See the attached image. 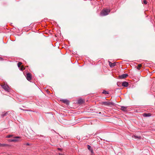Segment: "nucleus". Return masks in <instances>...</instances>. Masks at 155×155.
I'll return each instance as SVG.
<instances>
[{"label": "nucleus", "instance_id": "16", "mask_svg": "<svg viewBox=\"0 0 155 155\" xmlns=\"http://www.w3.org/2000/svg\"><path fill=\"white\" fill-rule=\"evenodd\" d=\"M134 138H135V139H139L140 138H141V137L140 136H136V135H135L134 136Z\"/></svg>", "mask_w": 155, "mask_h": 155}, {"label": "nucleus", "instance_id": "12", "mask_svg": "<svg viewBox=\"0 0 155 155\" xmlns=\"http://www.w3.org/2000/svg\"><path fill=\"white\" fill-rule=\"evenodd\" d=\"M101 104L102 105L108 106V102H103L101 103Z\"/></svg>", "mask_w": 155, "mask_h": 155}, {"label": "nucleus", "instance_id": "3", "mask_svg": "<svg viewBox=\"0 0 155 155\" xmlns=\"http://www.w3.org/2000/svg\"><path fill=\"white\" fill-rule=\"evenodd\" d=\"M128 76V74H123L119 76V77L120 79H124L126 78Z\"/></svg>", "mask_w": 155, "mask_h": 155}, {"label": "nucleus", "instance_id": "22", "mask_svg": "<svg viewBox=\"0 0 155 155\" xmlns=\"http://www.w3.org/2000/svg\"><path fill=\"white\" fill-rule=\"evenodd\" d=\"M12 136V135H8L7 136V138H10V137H11Z\"/></svg>", "mask_w": 155, "mask_h": 155}, {"label": "nucleus", "instance_id": "4", "mask_svg": "<svg viewBox=\"0 0 155 155\" xmlns=\"http://www.w3.org/2000/svg\"><path fill=\"white\" fill-rule=\"evenodd\" d=\"M27 79L30 81L31 79V75L30 73H28L27 74Z\"/></svg>", "mask_w": 155, "mask_h": 155}, {"label": "nucleus", "instance_id": "25", "mask_svg": "<svg viewBox=\"0 0 155 155\" xmlns=\"http://www.w3.org/2000/svg\"><path fill=\"white\" fill-rule=\"evenodd\" d=\"M120 84V82H118V83H117V84L118 85H119V84Z\"/></svg>", "mask_w": 155, "mask_h": 155}, {"label": "nucleus", "instance_id": "11", "mask_svg": "<svg viewBox=\"0 0 155 155\" xmlns=\"http://www.w3.org/2000/svg\"><path fill=\"white\" fill-rule=\"evenodd\" d=\"M87 148L89 150L91 151L92 153H93V150H92L91 149V147L90 145H87Z\"/></svg>", "mask_w": 155, "mask_h": 155}, {"label": "nucleus", "instance_id": "17", "mask_svg": "<svg viewBox=\"0 0 155 155\" xmlns=\"http://www.w3.org/2000/svg\"><path fill=\"white\" fill-rule=\"evenodd\" d=\"M22 64V63L21 62H19L18 63V67L19 68L20 67L21 65Z\"/></svg>", "mask_w": 155, "mask_h": 155}, {"label": "nucleus", "instance_id": "9", "mask_svg": "<svg viewBox=\"0 0 155 155\" xmlns=\"http://www.w3.org/2000/svg\"><path fill=\"white\" fill-rule=\"evenodd\" d=\"M10 146L7 144H2L0 143V147H8Z\"/></svg>", "mask_w": 155, "mask_h": 155}, {"label": "nucleus", "instance_id": "29", "mask_svg": "<svg viewBox=\"0 0 155 155\" xmlns=\"http://www.w3.org/2000/svg\"><path fill=\"white\" fill-rule=\"evenodd\" d=\"M59 155H62V154H60V153H59Z\"/></svg>", "mask_w": 155, "mask_h": 155}, {"label": "nucleus", "instance_id": "28", "mask_svg": "<svg viewBox=\"0 0 155 155\" xmlns=\"http://www.w3.org/2000/svg\"><path fill=\"white\" fill-rule=\"evenodd\" d=\"M16 138H19V137H15Z\"/></svg>", "mask_w": 155, "mask_h": 155}, {"label": "nucleus", "instance_id": "5", "mask_svg": "<svg viewBox=\"0 0 155 155\" xmlns=\"http://www.w3.org/2000/svg\"><path fill=\"white\" fill-rule=\"evenodd\" d=\"M60 101L67 105H68L69 103V101L67 99H61Z\"/></svg>", "mask_w": 155, "mask_h": 155}, {"label": "nucleus", "instance_id": "8", "mask_svg": "<svg viewBox=\"0 0 155 155\" xmlns=\"http://www.w3.org/2000/svg\"><path fill=\"white\" fill-rule=\"evenodd\" d=\"M128 83L126 81H124L122 82V85L123 86L127 87L128 86Z\"/></svg>", "mask_w": 155, "mask_h": 155}, {"label": "nucleus", "instance_id": "24", "mask_svg": "<svg viewBox=\"0 0 155 155\" xmlns=\"http://www.w3.org/2000/svg\"><path fill=\"white\" fill-rule=\"evenodd\" d=\"M58 150H62V149H61V148H58Z\"/></svg>", "mask_w": 155, "mask_h": 155}, {"label": "nucleus", "instance_id": "18", "mask_svg": "<svg viewBox=\"0 0 155 155\" xmlns=\"http://www.w3.org/2000/svg\"><path fill=\"white\" fill-rule=\"evenodd\" d=\"M18 140L16 139H11L10 140V141L16 142Z\"/></svg>", "mask_w": 155, "mask_h": 155}, {"label": "nucleus", "instance_id": "21", "mask_svg": "<svg viewBox=\"0 0 155 155\" xmlns=\"http://www.w3.org/2000/svg\"><path fill=\"white\" fill-rule=\"evenodd\" d=\"M24 145L29 146L30 145V144L28 143H24Z\"/></svg>", "mask_w": 155, "mask_h": 155}, {"label": "nucleus", "instance_id": "13", "mask_svg": "<svg viewBox=\"0 0 155 155\" xmlns=\"http://www.w3.org/2000/svg\"><path fill=\"white\" fill-rule=\"evenodd\" d=\"M142 66V65L141 64H139L136 67V68L137 69L139 70L140 69V68H141Z\"/></svg>", "mask_w": 155, "mask_h": 155}, {"label": "nucleus", "instance_id": "14", "mask_svg": "<svg viewBox=\"0 0 155 155\" xmlns=\"http://www.w3.org/2000/svg\"><path fill=\"white\" fill-rule=\"evenodd\" d=\"M150 115L151 114L150 113L144 114V116L145 117H149L150 116Z\"/></svg>", "mask_w": 155, "mask_h": 155}, {"label": "nucleus", "instance_id": "10", "mask_svg": "<svg viewBox=\"0 0 155 155\" xmlns=\"http://www.w3.org/2000/svg\"><path fill=\"white\" fill-rule=\"evenodd\" d=\"M127 108V107L121 106L120 109L122 110L125 111L126 110Z\"/></svg>", "mask_w": 155, "mask_h": 155}, {"label": "nucleus", "instance_id": "27", "mask_svg": "<svg viewBox=\"0 0 155 155\" xmlns=\"http://www.w3.org/2000/svg\"><path fill=\"white\" fill-rule=\"evenodd\" d=\"M2 58L0 57V60H2Z\"/></svg>", "mask_w": 155, "mask_h": 155}, {"label": "nucleus", "instance_id": "2", "mask_svg": "<svg viewBox=\"0 0 155 155\" xmlns=\"http://www.w3.org/2000/svg\"><path fill=\"white\" fill-rule=\"evenodd\" d=\"M1 86L2 88L6 91H8L9 90V88L7 84H5V83L2 84H1Z\"/></svg>", "mask_w": 155, "mask_h": 155}, {"label": "nucleus", "instance_id": "26", "mask_svg": "<svg viewBox=\"0 0 155 155\" xmlns=\"http://www.w3.org/2000/svg\"><path fill=\"white\" fill-rule=\"evenodd\" d=\"M46 91L48 93H49V91L48 90H47Z\"/></svg>", "mask_w": 155, "mask_h": 155}, {"label": "nucleus", "instance_id": "20", "mask_svg": "<svg viewBox=\"0 0 155 155\" xmlns=\"http://www.w3.org/2000/svg\"><path fill=\"white\" fill-rule=\"evenodd\" d=\"M21 70V71H23L25 70V68H24V67L23 65H22L21 66V68H20Z\"/></svg>", "mask_w": 155, "mask_h": 155}, {"label": "nucleus", "instance_id": "7", "mask_svg": "<svg viewBox=\"0 0 155 155\" xmlns=\"http://www.w3.org/2000/svg\"><path fill=\"white\" fill-rule=\"evenodd\" d=\"M84 102V100L81 99L80 98L78 99V103L79 104H83Z\"/></svg>", "mask_w": 155, "mask_h": 155}, {"label": "nucleus", "instance_id": "23", "mask_svg": "<svg viewBox=\"0 0 155 155\" xmlns=\"http://www.w3.org/2000/svg\"><path fill=\"white\" fill-rule=\"evenodd\" d=\"M143 2L145 4H147V2L146 0H144L143 1Z\"/></svg>", "mask_w": 155, "mask_h": 155}, {"label": "nucleus", "instance_id": "15", "mask_svg": "<svg viewBox=\"0 0 155 155\" xmlns=\"http://www.w3.org/2000/svg\"><path fill=\"white\" fill-rule=\"evenodd\" d=\"M114 105V103L112 102H108V106H110L111 105Z\"/></svg>", "mask_w": 155, "mask_h": 155}, {"label": "nucleus", "instance_id": "6", "mask_svg": "<svg viewBox=\"0 0 155 155\" xmlns=\"http://www.w3.org/2000/svg\"><path fill=\"white\" fill-rule=\"evenodd\" d=\"M108 62L109 63V64L110 67L111 68H112L113 67L115 66L116 65V62H114V63H112L111 62H110L109 61H108Z\"/></svg>", "mask_w": 155, "mask_h": 155}, {"label": "nucleus", "instance_id": "19", "mask_svg": "<svg viewBox=\"0 0 155 155\" xmlns=\"http://www.w3.org/2000/svg\"><path fill=\"white\" fill-rule=\"evenodd\" d=\"M102 93L104 94H108V92L107 91L105 90L103 91L102 92Z\"/></svg>", "mask_w": 155, "mask_h": 155}, {"label": "nucleus", "instance_id": "1", "mask_svg": "<svg viewBox=\"0 0 155 155\" xmlns=\"http://www.w3.org/2000/svg\"><path fill=\"white\" fill-rule=\"evenodd\" d=\"M110 10L108 9H104L101 12V14L102 16H105L107 15L110 12Z\"/></svg>", "mask_w": 155, "mask_h": 155}]
</instances>
